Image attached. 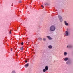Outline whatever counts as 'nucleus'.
<instances>
[{"label":"nucleus","mask_w":73,"mask_h":73,"mask_svg":"<svg viewBox=\"0 0 73 73\" xmlns=\"http://www.w3.org/2000/svg\"><path fill=\"white\" fill-rule=\"evenodd\" d=\"M50 30L51 31H52V32L56 30V27H55V26L54 25L51 26L50 27Z\"/></svg>","instance_id":"nucleus-1"},{"label":"nucleus","mask_w":73,"mask_h":73,"mask_svg":"<svg viewBox=\"0 0 73 73\" xmlns=\"http://www.w3.org/2000/svg\"><path fill=\"white\" fill-rule=\"evenodd\" d=\"M73 44H69L67 46V48H73Z\"/></svg>","instance_id":"nucleus-2"},{"label":"nucleus","mask_w":73,"mask_h":73,"mask_svg":"<svg viewBox=\"0 0 73 73\" xmlns=\"http://www.w3.org/2000/svg\"><path fill=\"white\" fill-rule=\"evenodd\" d=\"M58 17H59V19L60 20V22H62V18L61 16L60 15H58Z\"/></svg>","instance_id":"nucleus-3"},{"label":"nucleus","mask_w":73,"mask_h":73,"mask_svg":"<svg viewBox=\"0 0 73 73\" xmlns=\"http://www.w3.org/2000/svg\"><path fill=\"white\" fill-rule=\"evenodd\" d=\"M66 63L67 65H70V64L72 63V61L70 60H68V61L66 62Z\"/></svg>","instance_id":"nucleus-4"},{"label":"nucleus","mask_w":73,"mask_h":73,"mask_svg":"<svg viewBox=\"0 0 73 73\" xmlns=\"http://www.w3.org/2000/svg\"><path fill=\"white\" fill-rule=\"evenodd\" d=\"M64 33L65 36H68V35L69 34V33L67 31H65Z\"/></svg>","instance_id":"nucleus-5"},{"label":"nucleus","mask_w":73,"mask_h":73,"mask_svg":"<svg viewBox=\"0 0 73 73\" xmlns=\"http://www.w3.org/2000/svg\"><path fill=\"white\" fill-rule=\"evenodd\" d=\"M64 23H65V25L66 26H68V23H67V22L66 21H64Z\"/></svg>","instance_id":"nucleus-6"},{"label":"nucleus","mask_w":73,"mask_h":73,"mask_svg":"<svg viewBox=\"0 0 73 73\" xmlns=\"http://www.w3.org/2000/svg\"><path fill=\"white\" fill-rule=\"evenodd\" d=\"M48 48L49 49H51L52 48H53V47L52 46V45H50L48 46Z\"/></svg>","instance_id":"nucleus-7"},{"label":"nucleus","mask_w":73,"mask_h":73,"mask_svg":"<svg viewBox=\"0 0 73 73\" xmlns=\"http://www.w3.org/2000/svg\"><path fill=\"white\" fill-rule=\"evenodd\" d=\"M68 58L67 57H66L64 59V60L65 61H68Z\"/></svg>","instance_id":"nucleus-8"},{"label":"nucleus","mask_w":73,"mask_h":73,"mask_svg":"<svg viewBox=\"0 0 73 73\" xmlns=\"http://www.w3.org/2000/svg\"><path fill=\"white\" fill-rule=\"evenodd\" d=\"M45 69L46 70V71H47V70H48V66H45Z\"/></svg>","instance_id":"nucleus-9"},{"label":"nucleus","mask_w":73,"mask_h":73,"mask_svg":"<svg viewBox=\"0 0 73 73\" xmlns=\"http://www.w3.org/2000/svg\"><path fill=\"white\" fill-rule=\"evenodd\" d=\"M29 65V63H27L25 66V68H28V66Z\"/></svg>","instance_id":"nucleus-10"},{"label":"nucleus","mask_w":73,"mask_h":73,"mask_svg":"<svg viewBox=\"0 0 73 73\" xmlns=\"http://www.w3.org/2000/svg\"><path fill=\"white\" fill-rule=\"evenodd\" d=\"M44 5H46V6H48V5H49V4L48 3H45Z\"/></svg>","instance_id":"nucleus-11"},{"label":"nucleus","mask_w":73,"mask_h":73,"mask_svg":"<svg viewBox=\"0 0 73 73\" xmlns=\"http://www.w3.org/2000/svg\"><path fill=\"white\" fill-rule=\"evenodd\" d=\"M47 38L49 39V40H52V38H51L49 36H47Z\"/></svg>","instance_id":"nucleus-12"},{"label":"nucleus","mask_w":73,"mask_h":73,"mask_svg":"<svg viewBox=\"0 0 73 73\" xmlns=\"http://www.w3.org/2000/svg\"><path fill=\"white\" fill-rule=\"evenodd\" d=\"M68 54V53H67V52H65L64 53V56H66L67 54Z\"/></svg>","instance_id":"nucleus-13"},{"label":"nucleus","mask_w":73,"mask_h":73,"mask_svg":"<svg viewBox=\"0 0 73 73\" xmlns=\"http://www.w3.org/2000/svg\"><path fill=\"white\" fill-rule=\"evenodd\" d=\"M20 50H23V47H21L20 48Z\"/></svg>","instance_id":"nucleus-14"},{"label":"nucleus","mask_w":73,"mask_h":73,"mask_svg":"<svg viewBox=\"0 0 73 73\" xmlns=\"http://www.w3.org/2000/svg\"><path fill=\"white\" fill-rule=\"evenodd\" d=\"M46 69H44L43 70V72H46Z\"/></svg>","instance_id":"nucleus-15"},{"label":"nucleus","mask_w":73,"mask_h":73,"mask_svg":"<svg viewBox=\"0 0 73 73\" xmlns=\"http://www.w3.org/2000/svg\"><path fill=\"white\" fill-rule=\"evenodd\" d=\"M38 39L39 40H40L41 41V40H42V38H41L40 37L39 38H38Z\"/></svg>","instance_id":"nucleus-16"},{"label":"nucleus","mask_w":73,"mask_h":73,"mask_svg":"<svg viewBox=\"0 0 73 73\" xmlns=\"http://www.w3.org/2000/svg\"><path fill=\"white\" fill-rule=\"evenodd\" d=\"M43 41H46V38H43Z\"/></svg>","instance_id":"nucleus-17"},{"label":"nucleus","mask_w":73,"mask_h":73,"mask_svg":"<svg viewBox=\"0 0 73 73\" xmlns=\"http://www.w3.org/2000/svg\"><path fill=\"white\" fill-rule=\"evenodd\" d=\"M21 45H24V43H23V42H22L21 43Z\"/></svg>","instance_id":"nucleus-18"},{"label":"nucleus","mask_w":73,"mask_h":73,"mask_svg":"<svg viewBox=\"0 0 73 73\" xmlns=\"http://www.w3.org/2000/svg\"><path fill=\"white\" fill-rule=\"evenodd\" d=\"M21 1H19V3H21Z\"/></svg>","instance_id":"nucleus-19"},{"label":"nucleus","mask_w":73,"mask_h":73,"mask_svg":"<svg viewBox=\"0 0 73 73\" xmlns=\"http://www.w3.org/2000/svg\"><path fill=\"white\" fill-rule=\"evenodd\" d=\"M29 59H28V58L26 59L25 58V61H29Z\"/></svg>","instance_id":"nucleus-20"},{"label":"nucleus","mask_w":73,"mask_h":73,"mask_svg":"<svg viewBox=\"0 0 73 73\" xmlns=\"http://www.w3.org/2000/svg\"><path fill=\"white\" fill-rule=\"evenodd\" d=\"M12 32H11V31L10 30L9 31V34H11Z\"/></svg>","instance_id":"nucleus-21"},{"label":"nucleus","mask_w":73,"mask_h":73,"mask_svg":"<svg viewBox=\"0 0 73 73\" xmlns=\"http://www.w3.org/2000/svg\"><path fill=\"white\" fill-rule=\"evenodd\" d=\"M12 73H16V72H15V71H13L12 72Z\"/></svg>","instance_id":"nucleus-22"},{"label":"nucleus","mask_w":73,"mask_h":73,"mask_svg":"<svg viewBox=\"0 0 73 73\" xmlns=\"http://www.w3.org/2000/svg\"><path fill=\"white\" fill-rule=\"evenodd\" d=\"M25 63H27L28 61L27 60H25Z\"/></svg>","instance_id":"nucleus-23"},{"label":"nucleus","mask_w":73,"mask_h":73,"mask_svg":"<svg viewBox=\"0 0 73 73\" xmlns=\"http://www.w3.org/2000/svg\"><path fill=\"white\" fill-rule=\"evenodd\" d=\"M11 51H12V48H11Z\"/></svg>","instance_id":"nucleus-24"},{"label":"nucleus","mask_w":73,"mask_h":73,"mask_svg":"<svg viewBox=\"0 0 73 73\" xmlns=\"http://www.w3.org/2000/svg\"><path fill=\"white\" fill-rule=\"evenodd\" d=\"M41 6L42 8H43V5H41Z\"/></svg>","instance_id":"nucleus-25"},{"label":"nucleus","mask_w":73,"mask_h":73,"mask_svg":"<svg viewBox=\"0 0 73 73\" xmlns=\"http://www.w3.org/2000/svg\"><path fill=\"white\" fill-rule=\"evenodd\" d=\"M67 31H68V28H67Z\"/></svg>","instance_id":"nucleus-26"},{"label":"nucleus","mask_w":73,"mask_h":73,"mask_svg":"<svg viewBox=\"0 0 73 73\" xmlns=\"http://www.w3.org/2000/svg\"><path fill=\"white\" fill-rule=\"evenodd\" d=\"M13 3H12V6H13Z\"/></svg>","instance_id":"nucleus-27"},{"label":"nucleus","mask_w":73,"mask_h":73,"mask_svg":"<svg viewBox=\"0 0 73 73\" xmlns=\"http://www.w3.org/2000/svg\"><path fill=\"white\" fill-rule=\"evenodd\" d=\"M15 50H16V48H15Z\"/></svg>","instance_id":"nucleus-28"},{"label":"nucleus","mask_w":73,"mask_h":73,"mask_svg":"<svg viewBox=\"0 0 73 73\" xmlns=\"http://www.w3.org/2000/svg\"><path fill=\"white\" fill-rule=\"evenodd\" d=\"M16 56H18V55L17 54Z\"/></svg>","instance_id":"nucleus-29"},{"label":"nucleus","mask_w":73,"mask_h":73,"mask_svg":"<svg viewBox=\"0 0 73 73\" xmlns=\"http://www.w3.org/2000/svg\"><path fill=\"white\" fill-rule=\"evenodd\" d=\"M16 53H18L17 52H16Z\"/></svg>","instance_id":"nucleus-30"},{"label":"nucleus","mask_w":73,"mask_h":73,"mask_svg":"<svg viewBox=\"0 0 73 73\" xmlns=\"http://www.w3.org/2000/svg\"><path fill=\"white\" fill-rule=\"evenodd\" d=\"M5 38H7V37H5Z\"/></svg>","instance_id":"nucleus-31"},{"label":"nucleus","mask_w":73,"mask_h":73,"mask_svg":"<svg viewBox=\"0 0 73 73\" xmlns=\"http://www.w3.org/2000/svg\"><path fill=\"white\" fill-rule=\"evenodd\" d=\"M25 34H26V33H25Z\"/></svg>","instance_id":"nucleus-32"}]
</instances>
